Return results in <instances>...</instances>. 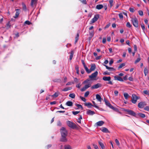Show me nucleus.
Listing matches in <instances>:
<instances>
[{
    "label": "nucleus",
    "instance_id": "nucleus-1",
    "mask_svg": "<svg viewBox=\"0 0 149 149\" xmlns=\"http://www.w3.org/2000/svg\"><path fill=\"white\" fill-rule=\"evenodd\" d=\"M90 80L89 79H87L83 82V84L86 83L87 84L84 87L81 89V91H85L86 89L91 86V83L90 82Z\"/></svg>",
    "mask_w": 149,
    "mask_h": 149
},
{
    "label": "nucleus",
    "instance_id": "nucleus-2",
    "mask_svg": "<svg viewBox=\"0 0 149 149\" xmlns=\"http://www.w3.org/2000/svg\"><path fill=\"white\" fill-rule=\"evenodd\" d=\"M131 21L133 25L136 27L139 26L138 21L136 17L132 18L131 19Z\"/></svg>",
    "mask_w": 149,
    "mask_h": 149
},
{
    "label": "nucleus",
    "instance_id": "nucleus-3",
    "mask_svg": "<svg viewBox=\"0 0 149 149\" xmlns=\"http://www.w3.org/2000/svg\"><path fill=\"white\" fill-rule=\"evenodd\" d=\"M66 123L67 125L72 128L74 129L77 127V126L75 124L69 120L67 121Z\"/></svg>",
    "mask_w": 149,
    "mask_h": 149
},
{
    "label": "nucleus",
    "instance_id": "nucleus-4",
    "mask_svg": "<svg viewBox=\"0 0 149 149\" xmlns=\"http://www.w3.org/2000/svg\"><path fill=\"white\" fill-rule=\"evenodd\" d=\"M125 111L128 114L137 117V114L133 111L130 109H125Z\"/></svg>",
    "mask_w": 149,
    "mask_h": 149
},
{
    "label": "nucleus",
    "instance_id": "nucleus-5",
    "mask_svg": "<svg viewBox=\"0 0 149 149\" xmlns=\"http://www.w3.org/2000/svg\"><path fill=\"white\" fill-rule=\"evenodd\" d=\"M60 132L61 136H67L68 132L65 128L62 127L60 129Z\"/></svg>",
    "mask_w": 149,
    "mask_h": 149
},
{
    "label": "nucleus",
    "instance_id": "nucleus-6",
    "mask_svg": "<svg viewBox=\"0 0 149 149\" xmlns=\"http://www.w3.org/2000/svg\"><path fill=\"white\" fill-rule=\"evenodd\" d=\"M103 80L104 81H108L109 82L107 83L108 84L113 85V83L111 81V77H106L104 76L102 78Z\"/></svg>",
    "mask_w": 149,
    "mask_h": 149
},
{
    "label": "nucleus",
    "instance_id": "nucleus-7",
    "mask_svg": "<svg viewBox=\"0 0 149 149\" xmlns=\"http://www.w3.org/2000/svg\"><path fill=\"white\" fill-rule=\"evenodd\" d=\"M104 102L106 104V105L109 107V108H111V109H113L114 110H116V108H114L113 106L109 102V101H107L106 99H104Z\"/></svg>",
    "mask_w": 149,
    "mask_h": 149
},
{
    "label": "nucleus",
    "instance_id": "nucleus-8",
    "mask_svg": "<svg viewBox=\"0 0 149 149\" xmlns=\"http://www.w3.org/2000/svg\"><path fill=\"white\" fill-rule=\"evenodd\" d=\"M139 99L138 97L135 94H133L132 95L131 101L134 104L136 103L138 99Z\"/></svg>",
    "mask_w": 149,
    "mask_h": 149
},
{
    "label": "nucleus",
    "instance_id": "nucleus-9",
    "mask_svg": "<svg viewBox=\"0 0 149 149\" xmlns=\"http://www.w3.org/2000/svg\"><path fill=\"white\" fill-rule=\"evenodd\" d=\"M98 74V72L97 71H95L93 73H92L91 75L89 76V78L91 80L94 79Z\"/></svg>",
    "mask_w": 149,
    "mask_h": 149
},
{
    "label": "nucleus",
    "instance_id": "nucleus-10",
    "mask_svg": "<svg viewBox=\"0 0 149 149\" xmlns=\"http://www.w3.org/2000/svg\"><path fill=\"white\" fill-rule=\"evenodd\" d=\"M99 18V16L98 15H95L94 18H93L90 21V24H91L95 22Z\"/></svg>",
    "mask_w": 149,
    "mask_h": 149
},
{
    "label": "nucleus",
    "instance_id": "nucleus-11",
    "mask_svg": "<svg viewBox=\"0 0 149 149\" xmlns=\"http://www.w3.org/2000/svg\"><path fill=\"white\" fill-rule=\"evenodd\" d=\"M102 86V84L100 83H97V84H95L92 86L91 87V89H95L97 88H98Z\"/></svg>",
    "mask_w": 149,
    "mask_h": 149
},
{
    "label": "nucleus",
    "instance_id": "nucleus-12",
    "mask_svg": "<svg viewBox=\"0 0 149 149\" xmlns=\"http://www.w3.org/2000/svg\"><path fill=\"white\" fill-rule=\"evenodd\" d=\"M146 105L145 102H141L138 104V107L140 108H143Z\"/></svg>",
    "mask_w": 149,
    "mask_h": 149
},
{
    "label": "nucleus",
    "instance_id": "nucleus-13",
    "mask_svg": "<svg viewBox=\"0 0 149 149\" xmlns=\"http://www.w3.org/2000/svg\"><path fill=\"white\" fill-rule=\"evenodd\" d=\"M37 0H31V6L32 7H33L34 5H36L37 3Z\"/></svg>",
    "mask_w": 149,
    "mask_h": 149
},
{
    "label": "nucleus",
    "instance_id": "nucleus-14",
    "mask_svg": "<svg viewBox=\"0 0 149 149\" xmlns=\"http://www.w3.org/2000/svg\"><path fill=\"white\" fill-rule=\"evenodd\" d=\"M114 79L116 80H118L120 81H123V79L120 77L118 76H115L114 77Z\"/></svg>",
    "mask_w": 149,
    "mask_h": 149
},
{
    "label": "nucleus",
    "instance_id": "nucleus-15",
    "mask_svg": "<svg viewBox=\"0 0 149 149\" xmlns=\"http://www.w3.org/2000/svg\"><path fill=\"white\" fill-rule=\"evenodd\" d=\"M87 114L89 115H93L95 114V112L91 110H88L86 112Z\"/></svg>",
    "mask_w": 149,
    "mask_h": 149
},
{
    "label": "nucleus",
    "instance_id": "nucleus-16",
    "mask_svg": "<svg viewBox=\"0 0 149 149\" xmlns=\"http://www.w3.org/2000/svg\"><path fill=\"white\" fill-rule=\"evenodd\" d=\"M15 10L16 11L15 15L13 17L14 18H16L18 17L19 14V10L18 9H15Z\"/></svg>",
    "mask_w": 149,
    "mask_h": 149
},
{
    "label": "nucleus",
    "instance_id": "nucleus-17",
    "mask_svg": "<svg viewBox=\"0 0 149 149\" xmlns=\"http://www.w3.org/2000/svg\"><path fill=\"white\" fill-rule=\"evenodd\" d=\"M104 123V122L103 121H100L96 123V125L98 126H102Z\"/></svg>",
    "mask_w": 149,
    "mask_h": 149
},
{
    "label": "nucleus",
    "instance_id": "nucleus-18",
    "mask_svg": "<svg viewBox=\"0 0 149 149\" xmlns=\"http://www.w3.org/2000/svg\"><path fill=\"white\" fill-rule=\"evenodd\" d=\"M67 136H61V141L62 142H66L67 141L66 138Z\"/></svg>",
    "mask_w": 149,
    "mask_h": 149
},
{
    "label": "nucleus",
    "instance_id": "nucleus-19",
    "mask_svg": "<svg viewBox=\"0 0 149 149\" xmlns=\"http://www.w3.org/2000/svg\"><path fill=\"white\" fill-rule=\"evenodd\" d=\"M95 65L94 64H91V67L90 69V71H91V72L92 71L94 70H95Z\"/></svg>",
    "mask_w": 149,
    "mask_h": 149
},
{
    "label": "nucleus",
    "instance_id": "nucleus-20",
    "mask_svg": "<svg viewBox=\"0 0 149 149\" xmlns=\"http://www.w3.org/2000/svg\"><path fill=\"white\" fill-rule=\"evenodd\" d=\"M96 98L98 101L100 102V103L101 102L102 99L100 96L99 94H97L96 95Z\"/></svg>",
    "mask_w": 149,
    "mask_h": 149
},
{
    "label": "nucleus",
    "instance_id": "nucleus-21",
    "mask_svg": "<svg viewBox=\"0 0 149 149\" xmlns=\"http://www.w3.org/2000/svg\"><path fill=\"white\" fill-rule=\"evenodd\" d=\"M85 105L86 106H87L89 108H91L93 105L90 102H88L85 104Z\"/></svg>",
    "mask_w": 149,
    "mask_h": 149
},
{
    "label": "nucleus",
    "instance_id": "nucleus-22",
    "mask_svg": "<svg viewBox=\"0 0 149 149\" xmlns=\"http://www.w3.org/2000/svg\"><path fill=\"white\" fill-rule=\"evenodd\" d=\"M109 3L110 7L111 8L113 6L114 2L113 0H109Z\"/></svg>",
    "mask_w": 149,
    "mask_h": 149
},
{
    "label": "nucleus",
    "instance_id": "nucleus-23",
    "mask_svg": "<svg viewBox=\"0 0 149 149\" xmlns=\"http://www.w3.org/2000/svg\"><path fill=\"white\" fill-rule=\"evenodd\" d=\"M104 65L105 66L106 68L108 69L109 71H114L115 69L112 67H109L107 65Z\"/></svg>",
    "mask_w": 149,
    "mask_h": 149
},
{
    "label": "nucleus",
    "instance_id": "nucleus-24",
    "mask_svg": "<svg viewBox=\"0 0 149 149\" xmlns=\"http://www.w3.org/2000/svg\"><path fill=\"white\" fill-rule=\"evenodd\" d=\"M103 7V6L102 4L98 5L96 6V8L98 10H100L102 9Z\"/></svg>",
    "mask_w": 149,
    "mask_h": 149
},
{
    "label": "nucleus",
    "instance_id": "nucleus-25",
    "mask_svg": "<svg viewBox=\"0 0 149 149\" xmlns=\"http://www.w3.org/2000/svg\"><path fill=\"white\" fill-rule=\"evenodd\" d=\"M98 143L102 149H104L105 147L103 143L99 141L98 142Z\"/></svg>",
    "mask_w": 149,
    "mask_h": 149
},
{
    "label": "nucleus",
    "instance_id": "nucleus-26",
    "mask_svg": "<svg viewBox=\"0 0 149 149\" xmlns=\"http://www.w3.org/2000/svg\"><path fill=\"white\" fill-rule=\"evenodd\" d=\"M66 104L68 106H72L73 105V103L72 102L69 101L66 102Z\"/></svg>",
    "mask_w": 149,
    "mask_h": 149
},
{
    "label": "nucleus",
    "instance_id": "nucleus-27",
    "mask_svg": "<svg viewBox=\"0 0 149 149\" xmlns=\"http://www.w3.org/2000/svg\"><path fill=\"white\" fill-rule=\"evenodd\" d=\"M138 58L136 59V60L135 61V64H136L137 63H138L141 60V58L140 57V54H139L138 55Z\"/></svg>",
    "mask_w": 149,
    "mask_h": 149
},
{
    "label": "nucleus",
    "instance_id": "nucleus-28",
    "mask_svg": "<svg viewBox=\"0 0 149 149\" xmlns=\"http://www.w3.org/2000/svg\"><path fill=\"white\" fill-rule=\"evenodd\" d=\"M102 131L104 132H109L108 130L105 127H102Z\"/></svg>",
    "mask_w": 149,
    "mask_h": 149
},
{
    "label": "nucleus",
    "instance_id": "nucleus-29",
    "mask_svg": "<svg viewBox=\"0 0 149 149\" xmlns=\"http://www.w3.org/2000/svg\"><path fill=\"white\" fill-rule=\"evenodd\" d=\"M137 115L142 118H144L146 116L145 114L142 113H138L137 114Z\"/></svg>",
    "mask_w": 149,
    "mask_h": 149
},
{
    "label": "nucleus",
    "instance_id": "nucleus-30",
    "mask_svg": "<svg viewBox=\"0 0 149 149\" xmlns=\"http://www.w3.org/2000/svg\"><path fill=\"white\" fill-rule=\"evenodd\" d=\"M74 54V52L73 51H71L70 52V56L69 59L70 60H71Z\"/></svg>",
    "mask_w": 149,
    "mask_h": 149
},
{
    "label": "nucleus",
    "instance_id": "nucleus-31",
    "mask_svg": "<svg viewBox=\"0 0 149 149\" xmlns=\"http://www.w3.org/2000/svg\"><path fill=\"white\" fill-rule=\"evenodd\" d=\"M72 88V87H67L65 88L62 90V91H68V90H70Z\"/></svg>",
    "mask_w": 149,
    "mask_h": 149
},
{
    "label": "nucleus",
    "instance_id": "nucleus-32",
    "mask_svg": "<svg viewBox=\"0 0 149 149\" xmlns=\"http://www.w3.org/2000/svg\"><path fill=\"white\" fill-rule=\"evenodd\" d=\"M75 105L78 107V109L81 108V110H83V108L81 105L77 103L75 104Z\"/></svg>",
    "mask_w": 149,
    "mask_h": 149
},
{
    "label": "nucleus",
    "instance_id": "nucleus-33",
    "mask_svg": "<svg viewBox=\"0 0 149 149\" xmlns=\"http://www.w3.org/2000/svg\"><path fill=\"white\" fill-rule=\"evenodd\" d=\"M144 72L145 76H146L147 75V74L148 73V70L147 68H145L144 69Z\"/></svg>",
    "mask_w": 149,
    "mask_h": 149
},
{
    "label": "nucleus",
    "instance_id": "nucleus-34",
    "mask_svg": "<svg viewBox=\"0 0 149 149\" xmlns=\"http://www.w3.org/2000/svg\"><path fill=\"white\" fill-rule=\"evenodd\" d=\"M59 94V92H56V93H55L54 95H52V96L53 97H56L58 96Z\"/></svg>",
    "mask_w": 149,
    "mask_h": 149
},
{
    "label": "nucleus",
    "instance_id": "nucleus-35",
    "mask_svg": "<svg viewBox=\"0 0 149 149\" xmlns=\"http://www.w3.org/2000/svg\"><path fill=\"white\" fill-rule=\"evenodd\" d=\"M124 96L125 99H127L129 96V95L127 93H125L124 94Z\"/></svg>",
    "mask_w": 149,
    "mask_h": 149
},
{
    "label": "nucleus",
    "instance_id": "nucleus-36",
    "mask_svg": "<svg viewBox=\"0 0 149 149\" xmlns=\"http://www.w3.org/2000/svg\"><path fill=\"white\" fill-rule=\"evenodd\" d=\"M75 69L77 71V74H79V66L78 65H76L75 66Z\"/></svg>",
    "mask_w": 149,
    "mask_h": 149
},
{
    "label": "nucleus",
    "instance_id": "nucleus-37",
    "mask_svg": "<svg viewBox=\"0 0 149 149\" xmlns=\"http://www.w3.org/2000/svg\"><path fill=\"white\" fill-rule=\"evenodd\" d=\"M84 67L86 71L88 73H91V71H90V69L89 70L88 69V67L86 66H84Z\"/></svg>",
    "mask_w": 149,
    "mask_h": 149
},
{
    "label": "nucleus",
    "instance_id": "nucleus-38",
    "mask_svg": "<svg viewBox=\"0 0 149 149\" xmlns=\"http://www.w3.org/2000/svg\"><path fill=\"white\" fill-rule=\"evenodd\" d=\"M79 33H77V36L75 38V43H76L78 41V40L79 39Z\"/></svg>",
    "mask_w": 149,
    "mask_h": 149
},
{
    "label": "nucleus",
    "instance_id": "nucleus-39",
    "mask_svg": "<svg viewBox=\"0 0 149 149\" xmlns=\"http://www.w3.org/2000/svg\"><path fill=\"white\" fill-rule=\"evenodd\" d=\"M69 96L72 98H74L75 97V95L74 93H71L70 94Z\"/></svg>",
    "mask_w": 149,
    "mask_h": 149
},
{
    "label": "nucleus",
    "instance_id": "nucleus-40",
    "mask_svg": "<svg viewBox=\"0 0 149 149\" xmlns=\"http://www.w3.org/2000/svg\"><path fill=\"white\" fill-rule=\"evenodd\" d=\"M82 119V117L81 115H79V118L78 119V120L77 121L79 123H81V120Z\"/></svg>",
    "mask_w": 149,
    "mask_h": 149
},
{
    "label": "nucleus",
    "instance_id": "nucleus-41",
    "mask_svg": "<svg viewBox=\"0 0 149 149\" xmlns=\"http://www.w3.org/2000/svg\"><path fill=\"white\" fill-rule=\"evenodd\" d=\"M89 35L92 38L94 36V31H92L89 32Z\"/></svg>",
    "mask_w": 149,
    "mask_h": 149
},
{
    "label": "nucleus",
    "instance_id": "nucleus-42",
    "mask_svg": "<svg viewBox=\"0 0 149 149\" xmlns=\"http://www.w3.org/2000/svg\"><path fill=\"white\" fill-rule=\"evenodd\" d=\"M125 65V64L124 63H122L121 64H120V65L119 66V67H118V69H119L123 67Z\"/></svg>",
    "mask_w": 149,
    "mask_h": 149
},
{
    "label": "nucleus",
    "instance_id": "nucleus-43",
    "mask_svg": "<svg viewBox=\"0 0 149 149\" xmlns=\"http://www.w3.org/2000/svg\"><path fill=\"white\" fill-rule=\"evenodd\" d=\"M126 26L128 28H130L132 26V25L129 22H127V23Z\"/></svg>",
    "mask_w": 149,
    "mask_h": 149
},
{
    "label": "nucleus",
    "instance_id": "nucleus-44",
    "mask_svg": "<svg viewBox=\"0 0 149 149\" xmlns=\"http://www.w3.org/2000/svg\"><path fill=\"white\" fill-rule=\"evenodd\" d=\"M143 93L144 94L149 95V91L148 90H145L143 91Z\"/></svg>",
    "mask_w": 149,
    "mask_h": 149
},
{
    "label": "nucleus",
    "instance_id": "nucleus-45",
    "mask_svg": "<svg viewBox=\"0 0 149 149\" xmlns=\"http://www.w3.org/2000/svg\"><path fill=\"white\" fill-rule=\"evenodd\" d=\"M89 92L88 91H86L85 93V94H84V97H87L88 95H89Z\"/></svg>",
    "mask_w": 149,
    "mask_h": 149
},
{
    "label": "nucleus",
    "instance_id": "nucleus-46",
    "mask_svg": "<svg viewBox=\"0 0 149 149\" xmlns=\"http://www.w3.org/2000/svg\"><path fill=\"white\" fill-rule=\"evenodd\" d=\"M138 13H139V15H140V16H143V12L142 10H139L138 11Z\"/></svg>",
    "mask_w": 149,
    "mask_h": 149
},
{
    "label": "nucleus",
    "instance_id": "nucleus-47",
    "mask_svg": "<svg viewBox=\"0 0 149 149\" xmlns=\"http://www.w3.org/2000/svg\"><path fill=\"white\" fill-rule=\"evenodd\" d=\"M65 149H71L70 146L69 145L65 146Z\"/></svg>",
    "mask_w": 149,
    "mask_h": 149
},
{
    "label": "nucleus",
    "instance_id": "nucleus-48",
    "mask_svg": "<svg viewBox=\"0 0 149 149\" xmlns=\"http://www.w3.org/2000/svg\"><path fill=\"white\" fill-rule=\"evenodd\" d=\"M31 22L29 21H26L24 23V24H27L28 25H30L31 24Z\"/></svg>",
    "mask_w": 149,
    "mask_h": 149
},
{
    "label": "nucleus",
    "instance_id": "nucleus-49",
    "mask_svg": "<svg viewBox=\"0 0 149 149\" xmlns=\"http://www.w3.org/2000/svg\"><path fill=\"white\" fill-rule=\"evenodd\" d=\"M92 103L93 104H94V106L95 107V108L99 109V107L96 105V104L95 103V102L94 101H92Z\"/></svg>",
    "mask_w": 149,
    "mask_h": 149
},
{
    "label": "nucleus",
    "instance_id": "nucleus-50",
    "mask_svg": "<svg viewBox=\"0 0 149 149\" xmlns=\"http://www.w3.org/2000/svg\"><path fill=\"white\" fill-rule=\"evenodd\" d=\"M79 112L80 111H72V113L74 115H76L79 113Z\"/></svg>",
    "mask_w": 149,
    "mask_h": 149
},
{
    "label": "nucleus",
    "instance_id": "nucleus-51",
    "mask_svg": "<svg viewBox=\"0 0 149 149\" xmlns=\"http://www.w3.org/2000/svg\"><path fill=\"white\" fill-rule=\"evenodd\" d=\"M141 26L143 31H144L145 30V27L144 24H141Z\"/></svg>",
    "mask_w": 149,
    "mask_h": 149
},
{
    "label": "nucleus",
    "instance_id": "nucleus-52",
    "mask_svg": "<svg viewBox=\"0 0 149 149\" xmlns=\"http://www.w3.org/2000/svg\"><path fill=\"white\" fill-rule=\"evenodd\" d=\"M129 10L132 13H133L134 11V9L133 8H130L129 9Z\"/></svg>",
    "mask_w": 149,
    "mask_h": 149
},
{
    "label": "nucleus",
    "instance_id": "nucleus-53",
    "mask_svg": "<svg viewBox=\"0 0 149 149\" xmlns=\"http://www.w3.org/2000/svg\"><path fill=\"white\" fill-rule=\"evenodd\" d=\"M119 17L120 19H123V14L122 13H120L119 14Z\"/></svg>",
    "mask_w": 149,
    "mask_h": 149
},
{
    "label": "nucleus",
    "instance_id": "nucleus-54",
    "mask_svg": "<svg viewBox=\"0 0 149 149\" xmlns=\"http://www.w3.org/2000/svg\"><path fill=\"white\" fill-rule=\"evenodd\" d=\"M115 142L118 146H119L120 145V143L117 139H115Z\"/></svg>",
    "mask_w": 149,
    "mask_h": 149
},
{
    "label": "nucleus",
    "instance_id": "nucleus-55",
    "mask_svg": "<svg viewBox=\"0 0 149 149\" xmlns=\"http://www.w3.org/2000/svg\"><path fill=\"white\" fill-rule=\"evenodd\" d=\"M80 98L84 102H85L86 101V100L84 97L80 96Z\"/></svg>",
    "mask_w": 149,
    "mask_h": 149
},
{
    "label": "nucleus",
    "instance_id": "nucleus-56",
    "mask_svg": "<svg viewBox=\"0 0 149 149\" xmlns=\"http://www.w3.org/2000/svg\"><path fill=\"white\" fill-rule=\"evenodd\" d=\"M103 74L104 75H110V73L107 71H105L103 73Z\"/></svg>",
    "mask_w": 149,
    "mask_h": 149
},
{
    "label": "nucleus",
    "instance_id": "nucleus-57",
    "mask_svg": "<svg viewBox=\"0 0 149 149\" xmlns=\"http://www.w3.org/2000/svg\"><path fill=\"white\" fill-rule=\"evenodd\" d=\"M144 109L145 110L149 111V106H146L144 108Z\"/></svg>",
    "mask_w": 149,
    "mask_h": 149
},
{
    "label": "nucleus",
    "instance_id": "nucleus-58",
    "mask_svg": "<svg viewBox=\"0 0 149 149\" xmlns=\"http://www.w3.org/2000/svg\"><path fill=\"white\" fill-rule=\"evenodd\" d=\"M80 1L84 4H86V0H80Z\"/></svg>",
    "mask_w": 149,
    "mask_h": 149
},
{
    "label": "nucleus",
    "instance_id": "nucleus-59",
    "mask_svg": "<svg viewBox=\"0 0 149 149\" xmlns=\"http://www.w3.org/2000/svg\"><path fill=\"white\" fill-rule=\"evenodd\" d=\"M113 59H111L109 62V64L110 65H111V64L113 63Z\"/></svg>",
    "mask_w": 149,
    "mask_h": 149
},
{
    "label": "nucleus",
    "instance_id": "nucleus-60",
    "mask_svg": "<svg viewBox=\"0 0 149 149\" xmlns=\"http://www.w3.org/2000/svg\"><path fill=\"white\" fill-rule=\"evenodd\" d=\"M110 26V24H108L104 27V29H106L108 28L109 27V26Z\"/></svg>",
    "mask_w": 149,
    "mask_h": 149
},
{
    "label": "nucleus",
    "instance_id": "nucleus-61",
    "mask_svg": "<svg viewBox=\"0 0 149 149\" xmlns=\"http://www.w3.org/2000/svg\"><path fill=\"white\" fill-rule=\"evenodd\" d=\"M106 38H103L102 39V42L104 44L106 42Z\"/></svg>",
    "mask_w": 149,
    "mask_h": 149
},
{
    "label": "nucleus",
    "instance_id": "nucleus-62",
    "mask_svg": "<svg viewBox=\"0 0 149 149\" xmlns=\"http://www.w3.org/2000/svg\"><path fill=\"white\" fill-rule=\"evenodd\" d=\"M114 93L115 96H117L118 94V91H115L114 92Z\"/></svg>",
    "mask_w": 149,
    "mask_h": 149
},
{
    "label": "nucleus",
    "instance_id": "nucleus-63",
    "mask_svg": "<svg viewBox=\"0 0 149 149\" xmlns=\"http://www.w3.org/2000/svg\"><path fill=\"white\" fill-rule=\"evenodd\" d=\"M56 103V102L55 101H54L53 102H51L50 103V104L51 105H53L54 104H55Z\"/></svg>",
    "mask_w": 149,
    "mask_h": 149
},
{
    "label": "nucleus",
    "instance_id": "nucleus-64",
    "mask_svg": "<svg viewBox=\"0 0 149 149\" xmlns=\"http://www.w3.org/2000/svg\"><path fill=\"white\" fill-rule=\"evenodd\" d=\"M93 146L95 149H99L97 145L94 144L93 145Z\"/></svg>",
    "mask_w": 149,
    "mask_h": 149
}]
</instances>
